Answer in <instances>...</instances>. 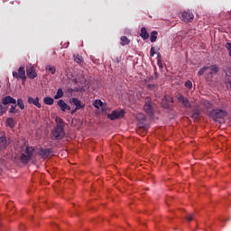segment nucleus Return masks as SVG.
I'll return each instance as SVG.
<instances>
[{
    "instance_id": "37",
    "label": "nucleus",
    "mask_w": 231,
    "mask_h": 231,
    "mask_svg": "<svg viewBox=\"0 0 231 231\" xmlns=\"http://www.w3.org/2000/svg\"><path fill=\"white\" fill-rule=\"evenodd\" d=\"M162 61V54H160V52H157V62H161Z\"/></svg>"
},
{
    "instance_id": "7",
    "label": "nucleus",
    "mask_w": 231,
    "mask_h": 231,
    "mask_svg": "<svg viewBox=\"0 0 231 231\" xmlns=\"http://www.w3.org/2000/svg\"><path fill=\"white\" fill-rule=\"evenodd\" d=\"M13 77L14 79H22V80H24L26 79V71L24 70V67H20L18 69V72L14 71Z\"/></svg>"
},
{
    "instance_id": "32",
    "label": "nucleus",
    "mask_w": 231,
    "mask_h": 231,
    "mask_svg": "<svg viewBox=\"0 0 231 231\" xmlns=\"http://www.w3.org/2000/svg\"><path fill=\"white\" fill-rule=\"evenodd\" d=\"M6 113V108L3 107V105L0 104V116H3Z\"/></svg>"
},
{
    "instance_id": "17",
    "label": "nucleus",
    "mask_w": 231,
    "mask_h": 231,
    "mask_svg": "<svg viewBox=\"0 0 231 231\" xmlns=\"http://www.w3.org/2000/svg\"><path fill=\"white\" fill-rule=\"evenodd\" d=\"M140 37H142L143 41H147V39H149V32H147V29L145 27L141 28Z\"/></svg>"
},
{
    "instance_id": "30",
    "label": "nucleus",
    "mask_w": 231,
    "mask_h": 231,
    "mask_svg": "<svg viewBox=\"0 0 231 231\" xmlns=\"http://www.w3.org/2000/svg\"><path fill=\"white\" fill-rule=\"evenodd\" d=\"M136 118H137V120L142 122V120L145 119V115H143V113H139V114H137Z\"/></svg>"
},
{
    "instance_id": "4",
    "label": "nucleus",
    "mask_w": 231,
    "mask_h": 231,
    "mask_svg": "<svg viewBox=\"0 0 231 231\" xmlns=\"http://www.w3.org/2000/svg\"><path fill=\"white\" fill-rule=\"evenodd\" d=\"M125 115V111L124 109L114 110L111 114H107V118H109V120H118L124 118Z\"/></svg>"
},
{
    "instance_id": "33",
    "label": "nucleus",
    "mask_w": 231,
    "mask_h": 231,
    "mask_svg": "<svg viewBox=\"0 0 231 231\" xmlns=\"http://www.w3.org/2000/svg\"><path fill=\"white\" fill-rule=\"evenodd\" d=\"M56 123H57V125H63V127H64V121H62V119L57 117Z\"/></svg>"
},
{
    "instance_id": "45",
    "label": "nucleus",
    "mask_w": 231,
    "mask_h": 231,
    "mask_svg": "<svg viewBox=\"0 0 231 231\" xmlns=\"http://www.w3.org/2000/svg\"><path fill=\"white\" fill-rule=\"evenodd\" d=\"M169 102H172V98H170Z\"/></svg>"
},
{
    "instance_id": "12",
    "label": "nucleus",
    "mask_w": 231,
    "mask_h": 231,
    "mask_svg": "<svg viewBox=\"0 0 231 231\" xmlns=\"http://www.w3.org/2000/svg\"><path fill=\"white\" fill-rule=\"evenodd\" d=\"M70 104H74L76 109H84L85 106V105H82V102L77 97L70 99Z\"/></svg>"
},
{
    "instance_id": "10",
    "label": "nucleus",
    "mask_w": 231,
    "mask_h": 231,
    "mask_svg": "<svg viewBox=\"0 0 231 231\" xmlns=\"http://www.w3.org/2000/svg\"><path fill=\"white\" fill-rule=\"evenodd\" d=\"M57 105L59 106L60 109L61 111H71V106H69L68 104H66V102H64V100L62 99H60L58 102H57Z\"/></svg>"
},
{
    "instance_id": "11",
    "label": "nucleus",
    "mask_w": 231,
    "mask_h": 231,
    "mask_svg": "<svg viewBox=\"0 0 231 231\" xmlns=\"http://www.w3.org/2000/svg\"><path fill=\"white\" fill-rule=\"evenodd\" d=\"M2 104H4V106H8V104H17V100L10 96H6L2 99Z\"/></svg>"
},
{
    "instance_id": "31",
    "label": "nucleus",
    "mask_w": 231,
    "mask_h": 231,
    "mask_svg": "<svg viewBox=\"0 0 231 231\" xmlns=\"http://www.w3.org/2000/svg\"><path fill=\"white\" fill-rule=\"evenodd\" d=\"M225 48L227 50L229 57H231V43H226Z\"/></svg>"
},
{
    "instance_id": "15",
    "label": "nucleus",
    "mask_w": 231,
    "mask_h": 231,
    "mask_svg": "<svg viewBox=\"0 0 231 231\" xmlns=\"http://www.w3.org/2000/svg\"><path fill=\"white\" fill-rule=\"evenodd\" d=\"M8 147V141L6 140L5 136L0 137V151H3V149H6Z\"/></svg>"
},
{
    "instance_id": "23",
    "label": "nucleus",
    "mask_w": 231,
    "mask_h": 231,
    "mask_svg": "<svg viewBox=\"0 0 231 231\" xmlns=\"http://www.w3.org/2000/svg\"><path fill=\"white\" fill-rule=\"evenodd\" d=\"M51 153V149H42L40 150V154L42 156H49Z\"/></svg>"
},
{
    "instance_id": "18",
    "label": "nucleus",
    "mask_w": 231,
    "mask_h": 231,
    "mask_svg": "<svg viewBox=\"0 0 231 231\" xmlns=\"http://www.w3.org/2000/svg\"><path fill=\"white\" fill-rule=\"evenodd\" d=\"M43 102L46 106H53V103L55 102V99H53V97H45L43 98Z\"/></svg>"
},
{
    "instance_id": "28",
    "label": "nucleus",
    "mask_w": 231,
    "mask_h": 231,
    "mask_svg": "<svg viewBox=\"0 0 231 231\" xmlns=\"http://www.w3.org/2000/svg\"><path fill=\"white\" fill-rule=\"evenodd\" d=\"M74 60H75V62H77L78 64H82V61H83L82 56L77 55V56L74 58Z\"/></svg>"
},
{
    "instance_id": "39",
    "label": "nucleus",
    "mask_w": 231,
    "mask_h": 231,
    "mask_svg": "<svg viewBox=\"0 0 231 231\" xmlns=\"http://www.w3.org/2000/svg\"><path fill=\"white\" fill-rule=\"evenodd\" d=\"M121 60V58L119 57H116L115 60H114V62H116V64H118Z\"/></svg>"
},
{
    "instance_id": "1",
    "label": "nucleus",
    "mask_w": 231,
    "mask_h": 231,
    "mask_svg": "<svg viewBox=\"0 0 231 231\" xmlns=\"http://www.w3.org/2000/svg\"><path fill=\"white\" fill-rule=\"evenodd\" d=\"M23 152L20 155V160L22 163H29L30 160H32V157L33 156V147L32 146H26L25 148L22 149Z\"/></svg>"
},
{
    "instance_id": "21",
    "label": "nucleus",
    "mask_w": 231,
    "mask_h": 231,
    "mask_svg": "<svg viewBox=\"0 0 231 231\" xmlns=\"http://www.w3.org/2000/svg\"><path fill=\"white\" fill-rule=\"evenodd\" d=\"M158 32L152 31L150 35V41L151 42H156V39H158Z\"/></svg>"
},
{
    "instance_id": "16",
    "label": "nucleus",
    "mask_w": 231,
    "mask_h": 231,
    "mask_svg": "<svg viewBox=\"0 0 231 231\" xmlns=\"http://www.w3.org/2000/svg\"><path fill=\"white\" fill-rule=\"evenodd\" d=\"M5 125L6 127H10V129H14L15 127V120L14 117H8L5 120Z\"/></svg>"
},
{
    "instance_id": "14",
    "label": "nucleus",
    "mask_w": 231,
    "mask_h": 231,
    "mask_svg": "<svg viewBox=\"0 0 231 231\" xmlns=\"http://www.w3.org/2000/svg\"><path fill=\"white\" fill-rule=\"evenodd\" d=\"M207 68H208V71L209 75H217V73L219 71L217 65H211Z\"/></svg>"
},
{
    "instance_id": "34",
    "label": "nucleus",
    "mask_w": 231,
    "mask_h": 231,
    "mask_svg": "<svg viewBox=\"0 0 231 231\" xmlns=\"http://www.w3.org/2000/svg\"><path fill=\"white\" fill-rule=\"evenodd\" d=\"M156 50L154 49V47H152L151 50H150V55L151 57H154V55H156Z\"/></svg>"
},
{
    "instance_id": "29",
    "label": "nucleus",
    "mask_w": 231,
    "mask_h": 231,
    "mask_svg": "<svg viewBox=\"0 0 231 231\" xmlns=\"http://www.w3.org/2000/svg\"><path fill=\"white\" fill-rule=\"evenodd\" d=\"M202 104H203V106H204L205 107H207L208 109L210 108V107H212V104H211L208 100H204V101L202 102Z\"/></svg>"
},
{
    "instance_id": "25",
    "label": "nucleus",
    "mask_w": 231,
    "mask_h": 231,
    "mask_svg": "<svg viewBox=\"0 0 231 231\" xmlns=\"http://www.w3.org/2000/svg\"><path fill=\"white\" fill-rule=\"evenodd\" d=\"M18 109H17V103L14 104L13 106H11V108L9 110V113L15 115V113H18Z\"/></svg>"
},
{
    "instance_id": "35",
    "label": "nucleus",
    "mask_w": 231,
    "mask_h": 231,
    "mask_svg": "<svg viewBox=\"0 0 231 231\" xmlns=\"http://www.w3.org/2000/svg\"><path fill=\"white\" fill-rule=\"evenodd\" d=\"M185 86H186L189 89H190V88H192V81H190V80L186 81V82H185Z\"/></svg>"
},
{
    "instance_id": "9",
    "label": "nucleus",
    "mask_w": 231,
    "mask_h": 231,
    "mask_svg": "<svg viewBox=\"0 0 231 231\" xmlns=\"http://www.w3.org/2000/svg\"><path fill=\"white\" fill-rule=\"evenodd\" d=\"M177 100L182 104V106L184 107H190V101H189V99L185 98V97H183V95H178L177 96Z\"/></svg>"
},
{
    "instance_id": "40",
    "label": "nucleus",
    "mask_w": 231,
    "mask_h": 231,
    "mask_svg": "<svg viewBox=\"0 0 231 231\" xmlns=\"http://www.w3.org/2000/svg\"><path fill=\"white\" fill-rule=\"evenodd\" d=\"M187 221H192L193 216L189 215V217H186Z\"/></svg>"
},
{
    "instance_id": "2",
    "label": "nucleus",
    "mask_w": 231,
    "mask_h": 231,
    "mask_svg": "<svg viewBox=\"0 0 231 231\" xmlns=\"http://www.w3.org/2000/svg\"><path fill=\"white\" fill-rule=\"evenodd\" d=\"M52 136L54 140H62L66 136V132H64V125H57L52 131Z\"/></svg>"
},
{
    "instance_id": "38",
    "label": "nucleus",
    "mask_w": 231,
    "mask_h": 231,
    "mask_svg": "<svg viewBox=\"0 0 231 231\" xmlns=\"http://www.w3.org/2000/svg\"><path fill=\"white\" fill-rule=\"evenodd\" d=\"M198 116H199V112H195V113L192 115V118H198Z\"/></svg>"
},
{
    "instance_id": "3",
    "label": "nucleus",
    "mask_w": 231,
    "mask_h": 231,
    "mask_svg": "<svg viewBox=\"0 0 231 231\" xmlns=\"http://www.w3.org/2000/svg\"><path fill=\"white\" fill-rule=\"evenodd\" d=\"M143 110L147 113V115H149V116H154V110L152 109V101L149 97L145 98Z\"/></svg>"
},
{
    "instance_id": "41",
    "label": "nucleus",
    "mask_w": 231,
    "mask_h": 231,
    "mask_svg": "<svg viewBox=\"0 0 231 231\" xmlns=\"http://www.w3.org/2000/svg\"><path fill=\"white\" fill-rule=\"evenodd\" d=\"M77 111H79V109H77V107H75V109L71 110L70 114L74 115V113H77Z\"/></svg>"
},
{
    "instance_id": "36",
    "label": "nucleus",
    "mask_w": 231,
    "mask_h": 231,
    "mask_svg": "<svg viewBox=\"0 0 231 231\" xmlns=\"http://www.w3.org/2000/svg\"><path fill=\"white\" fill-rule=\"evenodd\" d=\"M147 88H148V89H152H152H156V85H154V84H148V85H147Z\"/></svg>"
},
{
    "instance_id": "22",
    "label": "nucleus",
    "mask_w": 231,
    "mask_h": 231,
    "mask_svg": "<svg viewBox=\"0 0 231 231\" xmlns=\"http://www.w3.org/2000/svg\"><path fill=\"white\" fill-rule=\"evenodd\" d=\"M45 69H46L47 71H51V75H55V73H56V71H57V69H55V67H54V66H51V65H47V66L45 67Z\"/></svg>"
},
{
    "instance_id": "13",
    "label": "nucleus",
    "mask_w": 231,
    "mask_h": 231,
    "mask_svg": "<svg viewBox=\"0 0 231 231\" xmlns=\"http://www.w3.org/2000/svg\"><path fill=\"white\" fill-rule=\"evenodd\" d=\"M27 102H28V104H32L39 109H41V107H42L41 103H39V97L33 98L32 97H29L27 99Z\"/></svg>"
},
{
    "instance_id": "24",
    "label": "nucleus",
    "mask_w": 231,
    "mask_h": 231,
    "mask_svg": "<svg viewBox=\"0 0 231 231\" xmlns=\"http://www.w3.org/2000/svg\"><path fill=\"white\" fill-rule=\"evenodd\" d=\"M129 42H131L129 41L128 38H126V36L121 37V45L122 46H127V44H129Z\"/></svg>"
},
{
    "instance_id": "46",
    "label": "nucleus",
    "mask_w": 231,
    "mask_h": 231,
    "mask_svg": "<svg viewBox=\"0 0 231 231\" xmlns=\"http://www.w3.org/2000/svg\"><path fill=\"white\" fill-rule=\"evenodd\" d=\"M0 226H3V225L0 223Z\"/></svg>"
},
{
    "instance_id": "8",
    "label": "nucleus",
    "mask_w": 231,
    "mask_h": 231,
    "mask_svg": "<svg viewBox=\"0 0 231 231\" xmlns=\"http://www.w3.org/2000/svg\"><path fill=\"white\" fill-rule=\"evenodd\" d=\"M27 77L31 79H33L37 77V72L35 71V67L29 65L26 69Z\"/></svg>"
},
{
    "instance_id": "5",
    "label": "nucleus",
    "mask_w": 231,
    "mask_h": 231,
    "mask_svg": "<svg viewBox=\"0 0 231 231\" xmlns=\"http://www.w3.org/2000/svg\"><path fill=\"white\" fill-rule=\"evenodd\" d=\"M180 17L184 23H192L194 21V14L190 11L181 12Z\"/></svg>"
},
{
    "instance_id": "43",
    "label": "nucleus",
    "mask_w": 231,
    "mask_h": 231,
    "mask_svg": "<svg viewBox=\"0 0 231 231\" xmlns=\"http://www.w3.org/2000/svg\"><path fill=\"white\" fill-rule=\"evenodd\" d=\"M155 79H158V72H154Z\"/></svg>"
},
{
    "instance_id": "42",
    "label": "nucleus",
    "mask_w": 231,
    "mask_h": 231,
    "mask_svg": "<svg viewBox=\"0 0 231 231\" xmlns=\"http://www.w3.org/2000/svg\"><path fill=\"white\" fill-rule=\"evenodd\" d=\"M157 64H158L159 68H163V63L162 61L157 62Z\"/></svg>"
},
{
    "instance_id": "27",
    "label": "nucleus",
    "mask_w": 231,
    "mask_h": 231,
    "mask_svg": "<svg viewBox=\"0 0 231 231\" xmlns=\"http://www.w3.org/2000/svg\"><path fill=\"white\" fill-rule=\"evenodd\" d=\"M205 71H208V67H203L199 70V72H198L199 77H201V75H203L205 73Z\"/></svg>"
},
{
    "instance_id": "20",
    "label": "nucleus",
    "mask_w": 231,
    "mask_h": 231,
    "mask_svg": "<svg viewBox=\"0 0 231 231\" xmlns=\"http://www.w3.org/2000/svg\"><path fill=\"white\" fill-rule=\"evenodd\" d=\"M94 107H97V109H100V107H104V103L100 99H97L93 103Z\"/></svg>"
},
{
    "instance_id": "19",
    "label": "nucleus",
    "mask_w": 231,
    "mask_h": 231,
    "mask_svg": "<svg viewBox=\"0 0 231 231\" xmlns=\"http://www.w3.org/2000/svg\"><path fill=\"white\" fill-rule=\"evenodd\" d=\"M64 97V91L62 88H59L56 95L54 96L55 100H59V98H62Z\"/></svg>"
},
{
    "instance_id": "44",
    "label": "nucleus",
    "mask_w": 231,
    "mask_h": 231,
    "mask_svg": "<svg viewBox=\"0 0 231 231\" xmlns=\"http://www.w3.org/2000/svg\"><path fill=\"white\" fill-rule=\"evenodd\" d=\"M153 79H154L153 77H150V78H149V81L153 80Z\"/></svg>"
},
{
    "instance_id": "26",
    "label": "nucleus",
    "mask_w": 231,
    "mask_h": 231,
    "mask_svg": "<svg viewBox=\"0 0 231 231\" xmlns=\"http://www.w3.org/2000/svg\"><path fill=\"white\" fill-rule=\"evenodd\" d=\"M18 107H20V109H24V102L21 99V98H18L17 99V105Z\"/></svg>"
},
{
    "instance_id": "6",
    "label": "nucleus",
    "mask_w": 231,
    "mask_h": 231,
    "mask_svg": "<svg viewBox=\"0 0 231 231\" xmlns=\"http://www.w3.org/2000/svg\"><path fill=\"white\" fill-rule=\"evenodd\" d=\"M210 115L213 120H215V122H217V120L225 118V116H226V111L221 109L213 110Z\"/></svg>"
}]
</instances>
